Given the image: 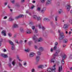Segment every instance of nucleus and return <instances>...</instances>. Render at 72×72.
Instances as JSON below:
<instances>
[{"label": "nucleus", "instance_id": "obj_1", "mask_svg": "<svg viewBox=\"0 0 72 72\" xmlns=\"http://www.w3.org/2000/svg\"><path fill=\"white\" fill-rule=\"evenodd\" d=\"M60 51H61V50H58L56 52V54H54L53 55V56L52 57H51L50 60V61L51 62L54 63V60H55V56H59V55H58V54Z\"/></svg>", "mask_w": 72, "mask_h": 72}, {"label": "nucleus", "instance_id": "obj_2", "mask_svg": "<svg viewBox=\"0 0 72 72\" xmlns=\"http://www.w3.org/2000/svg\"><path fill=\"white\" fill-rule=\"evenodd\" d=\"M60 55V56H62V58L63 59L62 60L61 62L62 63V64H63L64 63V59H65L66 58H67V55L64 54V52L62 51L61 52Z\"/></svg>", "mask_w": 72, "mask_h": 72}, {"label": "nucleus", "instance_id": "obj_3", "mask_svg": "<svg viewBox=\"0 0 72 72\" xmlns=\"http://www.w3.org/2000/svg\"><path fill=\"white\" fill-rule=\"evenodd\" d=\"M32 39L35 41V42H41L43 40L42 38H39L37 40V38L36 36L34 35V37H33Z\"/></svg>", "mask_w": 72, "mask_h": 72}, {"label": "nucleus", "instance_id": "obj_4", "mask_svg": "<svg viewBox=\"0 0 72 72\" xmlns=\"http://www.w3.org/2000/svg\"><path fill=\"white\" fill-rule=\"evenodd\" d=\"M58 32L59 33L60 37H59V39L60 40H62L63 39L65 36L64 35V33L63 32H61V30H58Z\"/></svg>", "mask_w": 72, "mask_h": 72}, {"label": "nucleus", "instance_id": "obj_5", "mask_svg": "<svg viewBox=\"0 0 72 72\" xmlns=\"http://www.w3.org/2000/svg\"><path fill=\"white\" fill-rule=\"evenodd\" d=\"M55 65H54L53 67L52 68L51 71L52 72H55Z\"/></svg>", "mask_w": 72, "mask_h": 72}, {"label": "nucleus", "instance_id": "obj_6", "mask_svg": "<svg viewBox=\"0 0 72 72\" xmlns=\"http://www.w3.org/2000/svg\"><path fill=\"white\" fill-rule=\"evenodd\" d=\"M66 8L68 11H69L70 8H72V7L71 6L69 5H67L66 6Z\"/></svg>", "mask_w": 72, "mask_h": 72}, {"label": "nucleus", "instance_id": "obj_7", "mask_svg": "<svg viewBox=\"0 0 72 72\" xmlns=\"http://www.w3.org/2000/svg\"><path fill=\"white\" fill-rule=\"evenodd\" d=\"M40 59V57L39 56H36V62H39Z\"/></svg>", "mask_w": 72, "mask_h": 72}, {"label": "nucleus", "instance_id": "obj_8", "mask_svg": "<svg viewBox=\"0 0 72 72\" xmlns=\"http://www.w3.org/2000/svg\"><path fill=\"white\" fill-rule=\"evenodd\" d=\"M62 70V66H59L58 69V72H61Z\"/></svg>", "mask_w": 72, "mask_h": 72}, {"label": "nucleus", "instance_id": "obj_9", "mask_svg": "<svg viewBox=\"0 0 72 72\" xmlns=\"http://www.w3.org/2000/svg\"><path fill=\"white\" fill-rule=\"evenodd\" d=\"M1 33L4 36H6V32L5 31L3 30L1 32Z\"/></svg>", "mask_w": 72, "mask_h": 72}, {"label": "nucleus", "instance_id": "obj_10", "mask_svg": "<svg viewBox=\"0 0 72 72\" xmlns=\"http://www.w3.org/2000/svg\"><path fill=\"white\" fill-rule=\"evenodd\" d=\"M52 1V0H47L46 3V4L49 5V4H50L51 3V1Z\"/></svg>", "mask_w": 72, "mask_h": 72}, {"label": "nucleus", "instance_id": "obj_11", "mask_svg": "<svg viewBox=\"0 0 72 72\" xmlns=\"http://www.w3.org/2000/svg\"><path fill=\"white\" fill-rule=\"evenodd\" d=\"M46 10V8L45 7L43 8L41 10V13H44L45 11Z\"/></svg>", "mask_w": 72, "mask_h": 72}, {"label": "nucleus", "instance_id": "obj_12", "mask_svg": "<svg viewBox=\"0 0 72 72\" xmlns=\"http://www.w3.org/2000/svg\"><path fill=\"white\" fill-rule=\"evenodd\" d=\"M39 50L40 51H42L44 50V48L42 47H40L39 48Z\"/></svg>", "mask_w": 72, "mask_h": 72}, {"label": "nucleus", "instance_id": "obj_13", "mask_svg": "<svg viewBox=\"0 0 72 72\" xmlns=\"http://www.w3.org/2000/svg\"><path fill=\"white\" fill-rule=\"evenodd\" d=\"M32 31L30 30H27L26 31V33H28V34L31 33H32Z\"/></svg>", "mask_w": 72, "mask_h": 72}, {"label": "nucleus", "instance_id": "obj_14", "mask_svg": "<svg viewBox=\"0 0 72 72\" xmlns=\"http://www.w3.org/2000/svg\"><path fill=\"white\" fill-rule=\"evenodd\" d=\"M1 57H3V58H7L8 57V56L6 55H4V54H1Z\"/></svg>", "mask_w": 72, "mask_h": 72}, {"label": "nucleus", "instance_id": "obj_15", "mask_svg": "<svg viewBox=\"0 0 72 72\" xmlns=\"http://www.w3.org/2000/svg\"><path fill=\"white\" fill-rule=\"evenodd\" d=\"M19 27L18 25L16 24H14L13 25V28H17V27Z\"/></svg>", "mask_w": 72, "mask_h": 72}, {"label": "nucleus", "instance_id": "obj_16", "mask_svg": "<svg viewBox=\"0 0 72 72\" xmlns=\"http://www.w3.org/2000/svg\"><path fill=\"white\" fill-rule=\"evenodd\" d=\"M38 68H44V66L43 65H39L38 67Z\"/></svg>", "mask_w": 72, "mask_h": 72}, {"label": "nucleus", "instance_id": "obj_17", "mask_svg": "<svg viewBox=\"0 0 72 72\" xmlns=\"http://www.w3.org/2000/svg\"><path fill=\"white\" fill-rule=\"evenodd\" d=\"M34 55H35L34 53H33V52H32L30 53V57H33V56H34Z\"/></svg>", "mask_w": 72, "mask_h": 72}, {"label": "nucleus", "instance_id": "obj_18", "mask_svg": "<svg viewBox=\"0 0 72 72\" xmlns=\"http://www.w3.org/2000/svg\"><path fill=\"white\" fill-rule=\"evenodd\" d=\"M63 28L65 29L68 28V25H67V24H64V25Z\"/></svg>", "mask_w": 72, "mask_h": 72}, {"label": "nucleus", "instance_id": "obj_19", "mask_svg": "<svg viewBox=\"0 0 72 72\" xmlns=\"http://www.w3.org/2000/svg\"><path fill=\"white\" fill-rule=\"evenodd\" d=\"M41 24H39L38 25L36 26V27H38L39 29H41Z\"/></svg>", "mask_w": 72, "mask_h": 72}, {"label": "nucleus", "instance_id": "obj_20", "mask_svg": "<svg viewBox=\"0 0 72 72\" xmlns=\"http://www.w3.org/2000/svg\"><path fill=\"white\" fill-rule=\"evenodd\" d=\"M52 70V68H48L47 69V71L49 72H51Z\"/></svg>", "mask_w": 72, "mask_h": 72}, {"label": "nucleus", "instance_id": "obj_21", "mask_svg": "<svg viewBox=\"0 0 72 72\" xmlns=\"http://www.w3.org/2000/svg\"><path fill=\"white\" fill-rule=\"evenodd\" d=\"M14 20V19L12 18L11 17H10L9 18V21H13Z\"/></svg>", "mask_w": 72, "mask_h": 72}, {"label": "nucleus", "instance_id": "obj_22", "mask_svg": "<svg viewBox=\"0 0 72 72\" xmlns=\"http://www.w3.org/2000/svg\"><path fill=\"white\" fill-rule=\"evenodd\" d=\"M9 42L10 44H11V45H12V46L14 45V44H13V43L12 42V41L9 40Z\"/></svg>", "mask_w": 72, "mask_h": 72}, {"label": "nucleus", "instance_id": "obj_23", "mask_svg": "<svg viewBox=\"0 0 72 72\" xmlns=\"http://www.w3.org/2000/svg\"><path fill=\"white\" fill-rule=\"evenodd\" d=\"M37 19L38 21H40V20H41V18L39 17H37Z\"/></svg>", "mask_w": 72, "mask_h": 72}, {"label": "nucleus", "instance_id": "obj_24", "mask_svg": "<svg viewBox=\"0 0 72 72\" xmlns=\"http://www.w3.org/2000/svg\"><path fill=\"white\" fill-rule=\"evenodd\" d=\"M68 42V40L67 39H65L64 40V43H67Z\"/></svg>", "mask_w": 72, "mask_h": 72}, {"label": "nucleus", "instance_id": "obj_25", "mask_svg": "<svg viewBox=\"0 0 72 72\" xmlns=\"http://www.w3.org/2000/svg\"><path fill=\"white\" fill-rule=\"evenodd\" d=\"M12 64L13 66H15V61L14 60L12 62Z\"/></svg>", "mask_w": 72, "mask_h": 72}, {"label": "nucleus", "instance_id": "obj_26", "mask_svg": "<svg viewBox=\"0 0 72 72\" xmlns=\"http://www.w3.org/2000/svg\"><path fill=\"white\" fill-rule=\"evenodd\" d=\"M37 10L38 12H40L41 10V8L40 7H38L37 8Z\"/></svg>", "mask_w": 72, "mask_h": 72}, {"label": "nucleus", "instance_id": "obj_27", "mask_svg": "<svg viewBox=\"0 0 72 72\" xmlns=\"http://www.w3.org/2000/svg\"><path fill=\"white\" fill-rule=\"evenodd\" d=\"M33 18H34V19H37V15H33Z\"/></svg>", "mask_w": 72, "mask_h": 72}, {"label": "nucleus", "instance_id": "obj_28", "mask_svg": "<svg viewBox=\"0 0 72 72\" xmlns=\"http://www.w3.org/2000/svg\"><path fill=\"white\" fill-rule=\"evenodd\" d=\"M62 12V10L61 9H60L58 10V13H59V14H60Z\"/></svg>", "mask_w": 72, "mask_h": 72}, {"label": "nucleus", "instance_id": "obj_29", "mask_svg": "<svg viewBox=\"0 0 72 72\" xmlns=\"http://www.w3.org/2000/svg\"><path fill=\"white\" fill-rule=\"evenodd\" d=\"M11 49L12 50H14L15 49V46H14V45L12 46Z\"/></svg>", "mask_w": 72, "mask_h": 72}, {"label": "nucleus", "instance_id": "obj_30", "mask_svg": "<svg viewBox=\"0 0 72 72\" xmlns=\"http://www.w3.org/2000/svg\"><path fill=\"white\" fill-rule=\"evenodd\" d=\"M19 16V18H22L24 17V15H20Z\"/></svg>", "mask_w": 72, "mask_h": 72}, {"label": "nucleus", "instance_id": "obj_31", "mask_svg": "<svg viewBox=\"0 0 72 72\" xmlns=\"http://www.w3.org/2000/svg\"><path fill=\"white\" fill-rule=\"evenodd\" d=\"M57 46H55L53 48V50H57Z\"/></svg>", "mask_w": 72, "mask_h": 72}, {"label": "nucleus", "instance_id": "obj_32", "mask_svg": "<svg viewBox=\"0 0 72 72\" xmlns=\"http://www.w3.org/2000/svg\"><path fill=\"white\" fill-rule=\"evenodd\" d=\"M3 41V39H1L0 40V46L1 45V42Z\"/></svg>", "mask_w": 72, "mask_h": 72}, {"label": "nucleus", "instance_id": "obj_33", "mask_svg": "<svg viewBox=\"0 0 72 72\" xmlns=\"http://www.w3.org/2000/svg\"><path fill=\"white\" fill-rule=\"evenodd\" d=\"M32 72H35V69L34 68H33L31 70Z\"/></svg>", "mask_w": 72, "mask_h": 72}, {"label": "nucleus", "instance_id": "obj_34", "mask_svg": "<svg viewBox=\"0 0 72 72\" xmlns=\"http://www.w3.org/2000/svg\"><path fill=\"white\" fill-rule=\"evenodd\" d=\"M18 64H19V65L20 67H22V64H21V63L19 62Z\"/></svg>", "mask_w": 72, "mask_h": 72}, {"label": "nucleus", "instance_id": "obj_35", "mask_svg": "<svg viewBox=\"0 0 72 72\" xmlns=\"http://www.w3.org/2000/svg\"><path fill=\"white\" fill-rule=\"evenodd\" d=\"M37 54L38 55H41V52L40 51H38L37 52Z\"/></svg>", "mask_w": 72, "mask_h": 72}, {"label": "nucleus", "instance_id": "obj_36", "mask_svg": "<svg viewBox=\"0 0 72 72\" xmlns=\"http://www.w3.org/2000/svg\"><path fill=\"white\" fill-rule=\"evenodd\" d=\"M25 51H26V52H28L30 51V49L25 50Z\"/></svg>", "mask_w": 72, "mask_h": 72}, {"label": "nucleus", "instance_id": "obj_37", "mask_svg": "<svg viewBox=\"0 0 72 72\" xmlns=\"http://www.w3.org/2000/svg\"><path fill=\"white\" fill-rule=\"evenodd\" d=\"M69 59H72V55H70L69 57Z\"/></svg>", "mask_w": 72, "mask_h": 72}, {"label": "nucleus", "instance_id": "obj_38", "mask_svg": "<svg viewBox=\"0 0 72 72\" xmlns=\"http://www.w3.org/2000/svg\"><path fill=\"white\" fill-rule=\"evenodd\" d=\"M32 43V41H30L28 42V44H29V45H31Z\"/></svg>", "mask_w": 72, "mask_h": 72}, {"label": "nucleus", "instance_id": "obj_39", "mask_svg": "<svg viewBox=\"0 0 72 72\" xmlns=\"http://www.w3.org/2000/svg\"><path fill=\"white\" fill-rule=\"evenodd\" d=\"M20 31L21 32L23 31V28H20Z\"/></svg>", "mask_w": 72, "mask_h": 72}, {"label": "nucleus", "instance_id": "obj_40", "mask_svg": "<svg viewBox=\"0 0 72 72\" xmlns=\"http://www.w3.org/2000/svg\"><path fill=\"white\" fill-rule=\"evenodd\" d=\"M8 35L9 37H11V36H12V33H8Z\"/></svg>", "mask_w": 72, "mask_h": 72}, {"label": "nucleus", "instance_id": "obj_41", "mask_svg": "<svg viewBox=\"0 0 72 72\" xmlns=\"http://www.w3.org/2000/svg\"><path fill=\"white\" fill-rule=\"evenodd\" d=\"M32 29L33 30H35V27L34 26H33L32 27Z\"/></svg>", "mask_w": 72, "mask_h": 72}, {"label": "nucleus", "instance_id": "obj_42", "mask_svg": "<svg viewBox=\"0 0 72 72\" xmlns=\"http://www.w3.org/2000/svg\"><path fill=\"white\" fill-rule=\"evenodd\" d=\"M15 18L16 19H18V18H19V16H18L15 17Z\"/></svg>", "mask_w": 72, "mask_h": 72}, {"label": "nucleus", "instance_id": "obj_43", "mask_svg": "<svg viewBox=\"0 0 72 72\" xmlns=\"http://www.w3.org/2000/svg\"><path fill=\"white\" fill-rule=\"evenodd\" d=\"M42 29V30H45V27H44V26H42V28H41Z\"/></svg>", "mask_w": 72, "mask_h": 72}, {"label": "nucleus", "instance_id": "obj_44", "mask_svg": "<svg viewBox=\"0 0 72 72\" xmlns=\"http://www.w3.org/2000/svg\"><path fill=\"white\" fill-rule=\"evenodd\" d=\"M47 18H44L43 19L44 21H46Z\"/></svg>", "mask_w": 72, "mask_h": 72}, {"label": "nucleus", "instance_id": "obj_45", "mask_svg": "<svg viewBox=\"0 0 72 72\" xmlns=\"http://www.w3.org/2000/svg\"><path fill=\"white\" fill-rule=\"evenodd\" d=\"M11 1L12 3H14V0H11Z\"/></svg>", "mask_w": 72, "mask_h": 72}, {"label": "nucleus", "instance_id": "obj_46", "mask_svg": "<svg viewBox=\"0 0 72 72\" xmlns=\"http://www.w3.org/2000/svg\"><path fill=\"white\" fill-rule=\"evenodd\" d=\"M35 32L36 33H37L38 32V30H37L35 29Z\"/></svg>", "mask_w": 72, "mask_h": 72}, {"label": "nucleus", "instance_id": "obj_47", "mask_svg": "<svg viewBox=\"0 0 72 72\" xmlns=\"http://www.w3.org/2000/svg\"><path fill=\"white\" fill-rule=\"evenodd\" d=\"M34 7H35V6H34L33 5L31 8V9H33V8H34Z\"/></svg>", "mask_w": 72, "mask_h": 72}, {"label": "nucleus", "instance_id": "obj_48", "mask_svg": "<svg viewBox=\"0 0 72 72\" xmlns=\"http://www.w3.org/2000/svg\"><path fill=\"white\" fill-rule=\"evenodd\" d=\"M42 3H44L45 1V0H41Z\"/></svg>", "mask_w": 72, "mask_h": 72}, {"label": "nucleus", "instance_id": "obj_49", "mask_svg": "<svg viewBox=\"0 0 72 72\" xmlns=\"http://www.w3.org/2000/svg\"><path fill=\"white\" fill-rule=\"evenodd\" d=\"M33 24V22L31 21L29 23V24L30 25V24Z\"/></svg>", "mask_w": 72, "mask_h": 72}, {"label": "nucleus", "instance_id": "obj_50", "mask_svg": "<svg viewBox=\"0 0 72 72\" xmlns=\"http://www.w3.org/2000/svg\"><path fill=\"white\" fill-rule=\"evenodd\" d=\"M35 48L36 49H37L38 48L37 47V46H34Z\"/></svg>", "mask_w": 72, "mask_h": 72}, {"label": "nucleus", "instance_id": "obj_51", "mask_svg": "<svg viewBox=\"0 0 72 72\" xmlns=\"http://www.w3.org/2000/svg\"><path fill=\"white\" fill-rule=\"evenodd\" d=\"M24 66H26V65H27V62H25L24 63Z\"/></svg>", "mask_w": 72, "mask_h": 72}, {"label": "nucleus", "instance_id": "obj_52", "mask_svg": "<svg viewBox=\"0 0 72 72\" xmlns=\"http://www.w3.org/2000/svg\"><path fill=\"white\" fill-rule=\"evenodd\" d=\"M58 42H56L55 43V46H57L58 45Z\"/></svg>", "mask_w": 72, "mask_h": 72}, {"label": "nucleus", "instance_id": "obj_53", "mask_svg": "<svg viewBox=\"0 0 72 72\" xmlns=\"http://www.w3.org/2000/svg\"><path fill=\"white\" fill-rule=\"evenodd\" d=\"M57 16H56L55 17V21H57Z\"/></svg>", "mask_w": 72, "mask_h": 72}, {"label": "nucleus", "instance_id": "obj_54", "mask_svg": "<svg viewBox=\"0 0 72 72\" xmlns=\"http://www.w3.org/2000/svg\"><path fill=\"white\" fill-rule=\"evenodd\" d=\"M7 3H8L7 2H6L4 3L5 6H6V5H7Z\"/></svg>", "mask_w": 72, "mask_h": 72}, {"label": "nucleus", "instance_id": "obj_55", "mask_svg": "<svg viewBox=\"0 0 72 72\" xmlns=\"http://www.w3.org/2000/svg\"><path fill=\"white\" fill-rule=\"evenodd\" d=\"M50 51L51 52H53V48H51L50 50Z\"/></svg>", "mask_w": 72, "mask_h": 72}, {"label": "nucleus", "instance_id": "obj_56", "mask_svg": "<svg viewBox=\"0 0 72 72\" xmlns=\"http://www.w3.org/2000/svg\"><path fill=\"white\" fill-rule=\"evenodd\" d=\"M3 51L4 52H6V50L5 49H4Z\"/></svg>", "mask_w": 72, "mask_h": 72}, {"label": "nucleus", "instance_id": "obj_57", "mask_svg": "<svg viewBox=\"0 0 72 72\" xmlns=\"http://www.w3.org/2000/svg\"><path fill=\"white\" fill-rule=\"evenodd\" d=\"M19 60L20 61V62H22L23 60L19 59Z\"/></svg>", "mask_w": 72, "mask_h": 72}, {"label": "nucleus", "instance_id": "obj_58", "mask_svg": "<svg viewBox=\"0 0 72 72\" xmlns=\"http://www.w3.org/2000/svg\"><path fill=\"white\" fill-rule=\"evenodd\" d=\"M69 21L70 22H72V20L71 19H69Z\"/></svg>", "mask_w": 72, "mask_h": 72}, {"label": "nucleus", "instance_id": "obj_59", "mask_svg": "<svg viewBox=\"0 0 72 72\" xmlns=\"http://www.w3.org/2000/svg\"><path fill=\"white\" fill-rule=\"evenodd\" d=\"M8 66L10 67H11V64L10 63L8 64Z\"/></svg>", "mask_w": 72, "mask_h": 72}, {"label": "nucleus", "instance_id": "obj_60", "mask_svg": "<svg viewBox=\"0 0 72 72\" xmlns=\"http://www.w3.org/2000/svg\"><path fill=\"white\" fill-rule=\"evenodd\" d=\"M15 41L17 43V44H18V40H15Z\"/></svg>", "mask_w": 72, "mask_h": 72}, {"label": "nucleus", "instance_id": "obj_61", "mask_svg": "<svg viewBox=\"0 0 72 72\" xmlns=\"http://www.w3.org/2000/svg\"><path fill=\"white\" fill-rule=\"evenodd\" d=\"M21 3H24V0H21Z\"/></svg>", "mask_w": 72, "mask_h": 72}, {"label": "nucleus", "instance_id": "obj_62", "mask_svg": "<svg viewBox=\"0 0 72 72\" xmlns=\"http://www.w3.org/2000/svg\"><path fill=\"white\" fill-rule=\"evenodd\" d=\"M12 60V58H9V61H10H10H11Z\"/></svg>", "mask_w": 72, "mask_h": 72}, {"label": "nucleus", "instance_id": "obj_63", "mask_svg": "<svg viewBox=\"0 0 72 72\" xmlns=\"http://www.w3.org/2000/svg\"><path fill=\"white\" fill-rule=\"evenodd\" d=\"M7 18V16H5L4 17V19H6Z\"/></svg>", "mask_w": 72, "mask_h": 72}, {"label": "nucleus", "instance_id": "obj_64", "mask_svg": "<svg viewBox=\"0 0 72 72\" xmlns=\"http://www.w3.org/2000/svg\"><path fill=\"white\" fill-rule=\"evenodd\" d=\"M32 3H35V1H32Z\"/></svg>", "mask_w": 72, "mask_h": 72}]
</instances>
